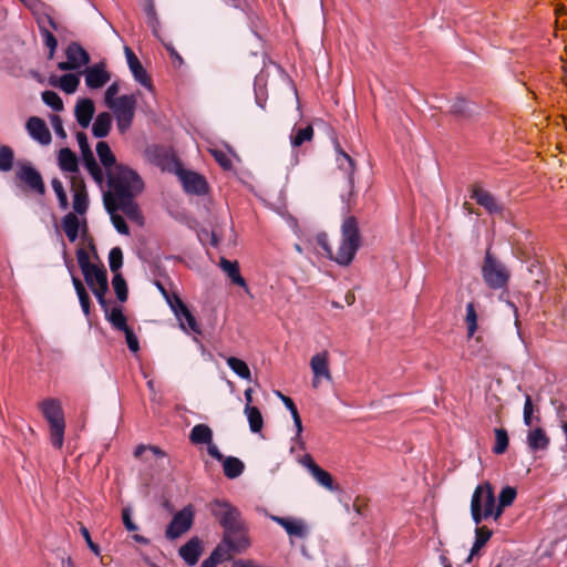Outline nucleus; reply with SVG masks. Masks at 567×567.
Returning <instances> with one entry per match:
<instances>
[{
	"mask_svg": "<svg viewBox=\"0 0 567 567\" xmlns=\"http://www.w3.org/2000/svg\"><path fill=\"white\" fill-rule=\"evenodd\" d=\"M337 163L339 168L343 171L346 175L352 177L355 173L353 158L349 156L344 151H342L339 145H337Z\"/></svg>",
	"mask_w": 567,
	"mask_h": 567,
	"instance_id": "nucleus-40",
	"label": "nucleus"
},
{
	"mask_svg": "<svg viewBox=\"0 0 567 567\" xmlns=\"http://www.w3.org/2000/svg\"><path fill=\"white\" fill-rule=\"evenodd\" d=\"M271 520L285 528L289 536L305 538L308 534L307 526L300 519L271 515Z\"/></svg>",
	"mask_w": 567,
	"mask_h": 567,
	"instance_id": "nucleus-18",
	"label": "nucleus"
},
{
	"mask_svg": "<svg viewBox=\"0 0 567 567\" xmlns=\"http://www.w3.org/2000/svg\"><path fill=\"white\" fill-rule=\"evenodd\" d=\"M100 186L106 182L109 190L104 194V206L109 213L116 212L122 203L133 200L143 192V179H95Z\"/></svg>",
	"mask_w": 567,
	"mask_h": 567,
	"instance_id": "nucleus-3",
	"label": "nucleus"
},
{
	"mask_svg": "<svg viewBox=\"0 0 567 567\" xmlns=\"http://www.w3.org/2000/svg\"><path fill=\"white\" fill-rule=\"evenodd\" d=\"M52 187L56 197L59 199V204L61 208L65 209L69 206L68 195L60 179H52Z\"/></svg>",
	"mask_w": 567,
	"mask_h": 567,
	"instance_id": "nucleus-57",
	"label": "nucleus"
},
{
	"mask_svg": "<svg viewBox=\"0 0 567 567\" xmlns=\"http://www.w3.org/2000/svg\"><path fill=\"white\" fill-rule=\"evenodd\" d=\"M482 277L488 288L497 290L507 286L511 274L505 265L497 260L491 250L487 249L482 266Z\"/></svg>",
	"mask_w": 567,
	"mask_h": 567,
	"instance_id": "nucleus-6",
	"label": "nucleus"
},
{
	"mask_svg": "<svg viewBox=\"0 0 567 567\" xmlns=\"http://www.w3.org/2000/svg\"><path fill=\"white\" fill-rule=\"evenodd\" d=\"M495 445L493 446V452L497 455H501L506 452L509 439L508 433L505 429L499 427L495 429Z\"/></svg>",
	"mask_w": 567,
	"mask_h": 567,
	"instance_id": "nucleus-45",
	"label": "nucleus"
},
{
	"mask_svg": "<svg viewBox=\"0 0 567 567\" xmlns=\"http://www.w3.org/2000/svg\"><path fill=\"white\" fill-rule=\"evenodd\" d=\"M117 209H121L131 220L142 223L143 216L140 212L137 204L134 200H128L126 203H122L117 206Z\"/></svg>",
	"mask_w": 567,
	"mask_h": 567,
	"instance_id": "nucleus-49",
	"label": "nucleus"
},
{
	"mask_svg": "<svg viewBox=\"0 0 567 567\" xmlns=\"http://www.w3.org/2000/svg\"><path fill=\"white\" fill-rule=\"evenodd\" d=\"M144 11L148 18V24L156 32V28L158 25V18L155 10V4L153 0H146L144 4Z\"/></svg>",
	"mask_w": 567,
	"mask_h": 567,
	"instance_id": "nucleus-56",
	"label": "nucleus"
},
{
	"mask_svg": "<svg viewBox=\"0 0 567 567\" xmlns=\"http://www.w3.org/2000/svg\"><path fill=\"white\" fill-rule=\"evenodd\" d=\"M471 516L473 522L478 526L484 519L489 517L494 518V514H488L487 511H483L477 501V496L471 498Z\"/></svg>",
	"mask_w": 567,
	"mask_h": 567,
	"instance_id": "nucleus-52",
	"label": "nucleus"
},
{
	"mask_svg": "<svg viewBox=\"0 0 567 567\" xmlns=\"http://www.w3.org/2000/svg\"><path fill=\"white\" fill-rule=\"evenodd\" d=\"M310 368L313 373L312 385L313 388H318V383L320 379H326L328 381L332 380L330 370H329V353L328 351H322L315 354L310 360Z\"/></svg>",
	"mask_w": 567,
	"mask_h": 567,
	"instance_id": "nucleus-14",
	"label": "nucleus"
},
{
	"mask_svg": "<svg viewBox=\"0 0 567 567\" xmlns=\"http://www.w3.org/2000/svg\"><path fill=\"white\" fill-rule=\"evenodd\" d=\"M123 332L125 334V339H126L128 349L134 353L138 352L140 351V342H138L136 334L132 330V328H128Z\"/></svg>",
	"mask_w": 567,
	"mask_h": 567,
	"instance_id": "nucleus-61",
	"label": "nucleus"
},
{
	"mask_svg": "<svg viewBox=\"0 0 567 567\" xmlns=\"http://www.w3.org/2000/svg\"><path fill=\"white\" fill-rule=\"evenodd\" d=\"M517 496V491L513 486H505L498 494V503L496 504L495 520H497L506 507L511 506Z\"/></svg>",
	"mask_w": 567,
	"mask_h": 567,
	"instance_id": "nucleus-27",
	"label": "nucleus"
},
{
	"mask_svg": "<svg viewBox=\"0 0 567 567\" xmlns=\"http://www.w3.org/2000/svg\"><path fill=\"white\" fill-rule=\"evenodd\" d=\"M107 319L113 326V328L116 330L125 331L126 329L130 328L127 326L126 317L124 316L121 308H113Z\"/></svg>",
	"mask_w": 567,
	"mask_h": 567,
	"instance_id": "nucleus-47",
	"label": "nucleus"
},
{
	"mask_svg": "<svg viewBox=\"0 0 567 567\" xmlns=\"http://www.w3.org/2000/svg\"><path fill=\"white\" fill-rule=\"evenodd\" d=\"M16 165L14 152L8 145L0 146V172L8 173Z\"/></svg>",
	"mask_w": 567,
	"mask_h": 567,
	"instance_id": "nucleus-42",
	"label": "nucleus"
},
{
	"mask_svg": "<svg viewBox=\"0 0 567 567\" xmlns=\"http://www.w3.org/2000/svg\"><path fill=\"white\" fill-rule=\"evenodd\" d=\"M41 411L50 424L51 444L59 450L62 449L65 421L61 403L55 399H47L41 403Z\"/></svg>",
	"mask_w": 567,
	"mask_h": 567,
	"instance_id": "nucleus-5",
	"label": "nucleus"
},
{
	"mask_svg": "<svg viewBox=\"0 0 567 567\" xmlns=\"http://www.w3.org/2000/svg\"><path fill=\"white\" fill-rule=\"evenodd\" d=\"M112 285L118 301L125 302L128 297V289L123 276L121 274H115L112 280Z\"/></svg>",
	"mask_w": 567,
	"mask_h": 567,
	"instance_id": "nucleus-48",
	"label": "nucleus"
},
{
	"mask_svg": "<svg viewBox=\"0 0 567 567\" xmlns=\"http://www.w3.org/2000/svg\"><path fill=\"white\" fill-rule=\"evenodd\" d=\"M42 100L48 106L56 112L62 111L64 107L61 97L54 91H44L42 93Z\"/></svg>",
	"mask_w": 567,
	"mask_h": 567,
	"instance_id": "nucleus-54",
	"label": "nucleus"
},
{
	"mask_svg": "<svg viewBox=\"0 0 567 567\" xmlns=\"http://www.w3.org/2000/svg\"><path fill=\"white\" fill-rule=\"evenodd\" d=\"M17 187L23 193H37L39 195L45 193L43 179H19Z\"/></svg>",
	"mask_w": 567,
	"mask_h": 567,
	"instance_id": "nucleus-39",
	"label": "nucleus"
},
{
	"mask_svg": "<svg viewBox=\"0 0 567 567\" xmlns=\"http://www.w3.org/2000/svg\"><path fill=\"white\" fill-rule=\"evenodd\" d=\"M72 284H73L76 295L79 297V301H80V305H81V308H82L84 315L89 316L90 309H91V299H90V296H89L83 282L81 281V279L79 277L72 275Z\"/></svg>",
	"mask_w": 567,
	"mask_h": 567,
	"instance_id": "nucleus-34",
	"label": "nucleus"
},
{
	"mask_svg": "<svg viewBox=\"0 0 567 567\" xmlns=\"http://www.w3.org/2000/svg\"><path fill=\"white\" fill-rule=\"evenodd\" d=\"M450 112L456 116L466 117L472 114L470 103L463 97H456L451 104Z\"/></svg>",
	"mask_w": 567,
	"mask_h": 567,
	"instance_id": "nucleus-51",
	"label": "nucleus"
},
{
	"mask_svg": "<svg viewBox=\"0 0 567 567\" xmlns=\"http://www.w3.org/2000/svg\"><path fill=\"white\" fill-rule=\"evenodd\" d=\"M194 511L190 506L184 507L177 512L165 530V536L168 539H175L186 533L193 525Z\"/></svg>",
	"mask_w": 567,
	"mask_h": 567,
	"instance_id": "nucleus-11",
	"label": "nucleus"
},
{
	"mask_svg": "<svg viewBox=\"0 0 567 567\" xmlns=\"http://www.w3.org/2000/svg\"><path fill=\"white\" fill-rule=\"evenodd\" d=\"M185 193L189 195H204L208 192L207 179H179Z\"/></svg>",
	"mask_w": 567,
	"mask_h": 567,
	"instance_id": "nucleus-35",
	"label": "nucleus"
},
{
	"mask_svg": "<svg viewBox=\"0 0 567 567\" xmlns=\"http://www.w3.org/2000/svg\"><path fill=\"white\" fill-rule=\"evenodd\" d=\"M493 532L486 526H477L475 528V540L472 546L471 553L465 559L466 564H470L473 557L486 545L491 539Z\"/></svg>",
	"mask_w": 567,
	"mask_h": 567,
	"instance_id": "nucleus-25",
	"label": "nucleus"
},
{
	"mask_svg": "<svg viewBox=\"0 0 567 567\" xmlns=\"http://www.w3.org/2000/svg\"><path fill=\"white\" fill-rule=\"evenodd\" d=\"M40 34L43 39L45 47L49 49V59H53L55 50L58 48V41L53 33L48 28H42L39 30Z\"/></svg>",
	"mask_w": 567,
	"mask_h": 567,
	"instance_id": "nucleus-55",
	"label": "nucleus"
},
{
	"mask_svg": "<svg viewBox=\"0 0 567 567\" xmlns=\"http://www.w3.org/2000/svg\"><path fill=\"white\" fill-rule=\"evenodd\" d=\"M316 241L331 260L341 266L350 265L361 246L358 219L354 216H348L343 220L341 226V243L336 252L330 246L329 237L326 233L318 234Z\"/></svg>",
	"mask_w": 567,
	"mask_h": 567,
	"instance_id": "nucleus-1",
	"label": "nucleus"
},
{
	"mask_svg": "<svg viewBox=\"0 0 567 567\" xmlns=\"http://www.w3.org/2000/svg\"><path fill=\"white\" fill-rule=\"evenodd\" d=\"M228 554L224 546H217L208 558L203 560L200 567H216L218 564L229 560Z\"/></svg>",
	"mask_w": 567,
	"mask_h": 567,
	"instance_id": "nucleus-44",
	"label": "nucleus"
},
{
	"mask_svg": "<svg viewBox=\"0 0 567 567\" xmlns=\"http://www.w3.org/2000/svg\"><path fill=\"white\" fill-rule=\"evenodd\" d=\"M212 155L214 156L215 161L220 165V167L224 168V171H230L233 167V163L230 157L220 150H212Z\"/></svg>",
	"mask_w": 567,
	"mask_h": 567,
	"instance_id": "nucleus-58",
	"label": "nucleus"
},
{
	"mask_svg": "<svg viewBox=\"0 0 567 567\" xmlns=\"http://www.w3.org/2000/svg\"><path fill=\"white\" fill-rule=\"evenodd\" d=\"M136 97L133 94L121 95L113 103H109L107 107L114 112L117 121V127L121 133L126 132L134 120L136 109Z\"/></svg>",
	"mask_w": 567,
	"mask_h": 567,
	"instance_id": "nucleus-10",
	"label": "nucleus"
},
{
	"mask_svg": "<svg viewBox=\"0 0 567 567\" xmlns=\"http://www.w3.org/2000/svg\"><path fill=\"white\" fill-rule=\"evenodd\" d=\"M477 496L478 505L483 511H487L488 514L496 513V498L494 489L491 483L485 482L476 486L473 492L472 498Z\"/></svg>",
	"mask_w": 567,
	"mask_h": 567,
	"instance_id": "nucleus-15",
	"label": "nucleus"
},
{
	"mask_svg": "<svg viewBox=\"0 0 567 567\" xmlns=\"http://www.w3.org/2000/svg\"><path fill=\"white\" fill-rule=\"evenodd\" d=\"M76 140L82 154L83 164L90 173L91 177H104L102 174V169L99 166L94 157V154L89 145L86 134L84 132H78Z\"/></svg>",
	"mask_w": 567,
	"mask_h": 567,
	"instance_id": "nucleus-12",
	"label": "nucleus"
},
{
	"mask_svg": "<svg viewBox=\"0 0 567 567\" xmlns=\"http://www.w3.org/2000/svg\"><path fill=\"white\" fill-rule=\"evenodd\" d=\"M65 55L75 69H79L90 62L89 53L76 42H72L68 45Z\"/></svg>",
	"mask_w": 567,
	"mask_h": 567,
	"instance_id": "nucleus-24",
	"label": "nucleus"
},
{
	"mask_svg": "<svg viewBox=\"0 0 567 567\" xmlns=\"http://www.w3.org/2000/svg\"><path fill=\"white\" fill-rule=\"evenodd\" d=\"M78 264L82 270L85 282L91 288L101 307L107 311L105 293L109 290L107 271L102 265L97 267L90 262V256L83 248L76 250Z\"/></svg>",
	"mask_w": 567,
	"mask_h": 567,
	"instance_id": "nucleus-2",
	"label": "nucleus"
},
{
	"mask_svg": "<svg viewBox=\"0 0 567 567\" xmlns=\"http://www.w3.org/2000/svg\"><path fill=\"white\" fill-rule=\"evenodd\" d=\"M251 545L249 537V528L247 524L237 526L235 528L223 532L221 543L218 546H224L228 557L231 558L234 554H241L247 550Z\"/></svg>",
	"mask_w": 567,
	"mask_h": 567,
	"instance_id": "nucleus-9",
	"label": "nucleus"
},
{
	"mask_svg": "<svg viewBox=\"0 0 567 567\" xmlns=\"http://www.w3.org/2000/svg\"><path fill=\"white\" fill-rule=\"evenodd\" d=\"M465 322L467 326V337L472 338L477 330V313L473 302H468L466 306Z\"/></svg>",
	"mask_w": 567,
	"mask_h": 567,
	"instance_id": "nucleus-50",
	"label": "nucleus"
},
{
	"mask_svg": "<svg viewBox=\"0 0 567 567\" xmlns=\"http://www.w3.org/2000/svg\"><path fill=\"white\" fill-rule=\"evenodd\" d=\"M147 156L164 174H174L176 177H203L198 173L186 169L172 148L153 146L148 148Z\"/></svg>",
	"mask_w": 567,
	"mask_h": 567,
	"instance_id": "nucleus-4",
	"label": "nucleus"
},
{
	"mask_svg": "<svg viewBox=\"0 0 567 567\" xmlns=\"http://www.w3.org/2000/svg\"><path fill=\"white\" fill-rule=\"evenodd\" d=\"M122 519L127 530L135 532L138 529V526L132 520V509L130 507L122 509Z\"/></svg>",
	"mask_w": 567,
	"mask_h": 567,
	"instance_id": "nucleus-63",
	"label": "nucleus"
},
{
	"mask_svg": "<svg viewBox=\"0 0 567 567\" xmlns=\"http://www.w3.org/2000/svg\"><path fill=\"white\" fill-rule=\"evenodd\" d=\"M111 215V220L114 226V228L122 235H130V228L125 221V219L118 215L115 214V212L109 213Z\"/></svg>",
	"mask_w": 567,
	"mask_h": 567,
	"instance_id": "nucleus-59",
	"label": "nucleus"
},
{
	"mask_svg": "<svg viewBox=\"0 0 567 567\" xmlns=\"http://www.w3.org/2000/svg\"><path fill=\"white\" fill-rule=\"evenodd\" d=\"M71 190L73 192V209L75 213L83 215L87 209V194L84 179H69Z\"/></svg>",
	"mask_w": 567,
	"mask_h": 567,
	"instance_id": "nucleus-19",
	"label": "nucleus"
},
{
	"mask_svg": "<svg viewBox=\"0 0 567 567\" xmlns=\"http://www.w3.org/2000/svg\"><path fill=\"white\" fill-rule=\"evenodd\" d=\"M80 533H81V535L83 536V538L85 539V542H86V544H87L89 548H90V549H91V550H92L96 556H100V554H101L100 546H99L96 543H94V542L92 540L89 529H87L84 525H82V524H81V526H80Z\"/></svg>",
	"mask_w": 567,
	"mask_h": 567,
	"instance_id": "nucleus-62",
	"label": "nucleus"
},
{
	"mask_svg": "<svg viewBox=\"0 0 567 567\" xmlns=\"http://www.w3.org/2000/svg\"><path fill=\"white\" fill-rule=\"evenodd\" d=\"M120 92V85L117 82L112 83L105 91V104L113 103L116 101V94Z\"/></svg>",
	"mask_w": 567,
	"mask_h": 567,
	"instance_id": "nucleus-64",
	"label": "nucleus"
},
{
	"mask_svg": "<svg viewBox=\"0 0 567 567\" xmlns=\"http://www.w3.org/2000/svg\"><path fill=\"white\" fill-rule=\"evenodd\" d=\"M219 266L235 285L239 287L247 286L246 280L240 275L239 265L237 261H230L223 257L220 258Z\"/></svg>",
	"mask_w": 567,
	"mask_h": 567,
	"instance_id": "nucleus-30",
	"label": "nucleus"
},
{
	"mask_svg": "<svg viewBox=\"0 0 567 567\" xmlns=\"http://www.w3.org/2000/svg\"><path fill=\"white\" fill-rule=\"evenodd\" d=\"M227 364L239 378L247 381L251 380L250 369L244 360L236 357H229L227 358Z\"/></svg>",
	"mask_w": 567,
	"mask_h": 567,
	"instance_id": "nucleus-38",
	"label": "nucleus"
},
{
	"mask_svg": "<svg viewBox=\"0 0 567 567\" xmlns=\"http://www.w3.org/2000/svg\"><path fill=\"white\" fill-rule=\"evenodd\" d=\"M313 137V128L311 125H307L306 127L298 128L291 135V145L293 147L301 146L305 142L311 141Z\"/></svg>",
	"mask_w": 567,
	"mask_h": 567,
	"instance_id": "nucleus-46",
	"label": "nucleus"
},
{
	"mask_svg": "<svg viewBox=\"0 0 567 567\" xmlns=\"http://www.w3.org/2000/svg\"><path fill=\"white\" fill-rule=\"evenodd\" d=\"M224 474L227 478L234 480L244 473L245 464L235 456H227L223 461Z\"/></svg>",
	"mask_w": 567,
	"mask_h": 567,
	"instance_id": "nucleus-32",
	"label": "nucleus"
},
{
	"mask_svg": "<svg viewBox=\"0 0 567 567\" xmlns=\"http://www.w3.org/2000/svg\"><path fill=\"white\" fill-rule=\"evenodd\" d=\"M189 441L195 445L208 444L213 441V430L207 424H196L189 432Z\"/></svg>",
	"mask_w": 567,
	"mask_h": 567,
	"instance_id": "nucleus-28",
	"label": "nucleus"
},
{
	"mask_svg": "<svg viewBox=\"0 0 567 567\" xmlns=\"http://www.w3.org/2000/svg\"><path fill=\"white\" fill-rule=\"evenodd\" d=\"M50 84L59 86L62 91L68 94H72L78 90L80 84V78L73 73L63 74L59 80L54 76L50 79Z\"/></svg>",
	"mask_w": 567,
	"mask_h": 567,
	"instance_id": "nucleus-26",
	"label": "nucleus"
},
{
	"mask_svg": "<svg viewBox=\"0 0 567 567\" xmlns=\"http://www.w3.org/2000/svg\"><path fill=\"white\" fill-rule=\"evenodd\" d=\"M109 265L112 272L120 274L118 270L123 265V251L120 247H113L109 254Z\"/></svg>",
	"mask_w": 567,
	"mask_h": 567,
	"instance_id": "nucleus-53",
	"label": "nucleus"
},
{
	"mask_svg": "<svg viewBox=\"0 0 567 567\" xmlns=\"http://www.w3.org/2000/svg\"><path fill=\"white\" fill-rule=\"evenodd\" d=\"M112 127V116L107 112L100 113L92 126V133L97 138L106 137Z\"/></svg>",
	"mask_w": 567,
	"mask_h": 567,
	"instance_id": "nucleus-29",
	"label": "nucleus"
},
{
	"mask_svg": "<svg viewBox=\"0 0 567 567\" xmlns=\"http://www.w3.org/2000/svg\"><path fill=\"white\" fill-rule=\"evenodd\" d=\"M472 198L475 199L478 205L483 206L489 213L502 212V206L497 204L495 198L488 192L477 186L473 188Z\"/></svg>",
	"mask_w": 567,
	"mask_h": 567,
	"instance_id": "nucleus-23",
	"label": "nucleus"
},
{
	"mask_svg": "<svg viewBox=\"0 0 567 567\" xmlns=\"http://www.w3.org/2000/svg\"><path fill=\"white\" fill-rule=\"evenodd\" d=\"M27 130L32 138L38 141L40 144L48 145L52 137L45 122L38 117L31 116L27 121Z\"/></svg>",
	"mask_w": 567,
	"mask_h": 567,
	"instance_id": "nucleus-16",
	"label": "nucleus"
},
{
	"mask_svg": "<svg viewBox=\"0 0 567 567\" xmlns=\"http://www.w3.org/2000/svg\"><path fill=\"white\" fill-rule=\"evenodd\" d=\"M245 414L247 415L250 431L254 433L260 432L264 426V420L260 410L257 406L246 404Z\"/></svg>",
	"mask_w": 567,
	"mask_h": 567,
	"instance_id": "nucleus-36",
	"label": "nucleus"
},
{
	"mask_svg": "<svg viewBox=\"0 0 567 567\" xmlns=\"http://www.w3.org/2000/svg\"><path fill=\"white\" fill-rule=\"evenodd\" d=\"M125 55L127 60L128 68L135 79L136 82H138L145 89L152 91L153 84L150 75L147 74L146 70L140 62L138 58L135 55V53L128 48L125 47Z\"/></svg>",
	"mask_w": 567,
	"mask_h": 567,
	"instance_id": "nucleus-13",
	"label": "nucleus"
},
{
	"mask_svg": "<svg viewBox=\"0 0 567 567\" xmlns=\"http://www.w3.org/2000/svg\"><path fill=\"white\" fill-rule=\"evenodd\" d=\"M526 442L530 452L546 451L550 444V439L543 427H535L527 434Z\"/></svg>",
	"mask_w": 567,
	"mask_h": 567,
	"instance_id": "nucleus-22",
	"label": "nucleus"
},
{
	"mask_svg": "<svg viewBox=\"0 0 567 567\" xmlns=\"http://www.w3.org/2000/svg\"><path fill=\"white\" fill-rule=\"evenodd\" d=\"M62 228L71 243H74L79 237L80 220L75 214L69 213L62 219Z\"/></svg>",
	"mask_w": 567,
	"mask_h": 567,
	"instance_id": "nucleus-33",
	"label": "nucleus"
},
{
	"mask_svg": "<svg viewBox=\"0 0 567 567\" xmlns=\"http://www.w3.org/2000/svg\"><path fill=\"white\" fill-rule=\"evenodd\" d=\"M14 166V177H41V174L33 167L32 163L28 159H17Z\"/></svg>",
	"mask_w": 567,
	"mask_h": 567,
	"instance_id": "nucleus-43",
	"label": "nucleus"
},
{
	"mask_svg": "<svg viewBox=\"0 0 567 567\" xmlns=\"http://www.w3.org/2000/svg\"><path fill=\"white\" fill-rule=\"evenodd\" d=\"M310 474L317 481L318 484H320L321 486L329 491H334L333 478L329 472L321 468L319 465H313Z\"/></svg>",
	"mask_w": 567,
	"mask_h": 567,
	"instance_id": "nucleus-41",
	"label": "nucleus"
},
{
	"mask_svg": "<svg viewBox=\"0 0 567 567\" xmlns=\"http://www.w3.org/2000/svg\"><path fill=\"white\" fill-rule=\"evenodd\" d=\"M96 153L101 164L105 168V177H140L135 171L116 161L106 142L101 141L96 144Z\"/></svg>",
	"mask_w": 567,
	"mask_h": 567,
	"instance_id": "nucleus-8",
	"label": "nucleus"
},
{
	"mask_svg": "<svg viewBox=\"0 0 567 567\" xmlns=\"http://www.w3.org/2000/svg\"><path fill=\"white\" fill-rule=\"evenodd\" d=\"M59 166L64 172L76 173L79 169V162L75 153L68 147L60 150Z\"/></svg>",
	"mask_w": 567,
	"mask_h": 567,
	"instance_id": "nucleus-31",
	"label": "nucleus"
},
{
	"mask_svg": "<svg viewBox=\"0 0 567 567\" xmlns=\"http://www.w3.org/2000/svg\"><path fill=\"white\" fill-rule=\"evenodd\" d=\"M95 113V106L91 99H81L76 102L74 114L79 125L86 128Z\"/></svg>",
	"mask_w": 567,
	"mask_h": 567,
	"instance_id": "nucleus-20",
	"label": "nucleus"
},
{
	"mask_svg": "<svg viewBox=\"0 0 567 567\" xmlns=\"http://www.w3.org/2000/svg\"><path fill=\"white\" fill-rule=\"evenodd\" d=\"M202 551H203L202 543L197 537L190 538L178 550L179 556L189 566H194L197 564L199 556L202 555Z\"/></svg>",
	"mask_w": 567,
	"mask_h": 567,
	"instance_id": "nucleus-21",
	"label": "nucleus"
},
{
	"mask_svg": "<svg viewBox=\"0 0 567 567\" xmlns=\"http://www.w3.org/2000/svg\"><path fill=\"white\" fill-rule=\"evenodd\" d=\"M534 413V405L530 395H525V403H524V410H523V420L524 424L526 426H530L533 424V416Z\"/></svg>",
	"mask_w": 567,
	"mask_h": 567,
	"instance_id": "nucleus-60",
	"label": "nucleus"
},
{
	"mask_svg": "<svg viewBox=\"0 0 567 567\" xmlns=\"http://www.w3.org/2000/svg\"><path fill=\"white\" fill-rule=\"evenodd\" d=\"M210 513L221 526L223 532L247 524L241 512L225 499H214L210 503Z\"/></svg>",
	"mask_w": 567,
	"mask_h": 567,
	"instance_id": "nucleus-7",
	"label": "nucleus"
},
{
	"mask_svg": "<svg viewBox=\"0 0 567 567\" xmlns=\"http://www.w3.org/2000/svg\"><path fill=\"white\" fill-rule=\"evenodd\" d=\"M179 315L181 316H177L176 318L178 319L181 327L184 331L189 330L193 333L202 334V329H200L196 318L194 317V315L190 312V310L188 308L185 309Z\"/></svg>",
	"mask_w": 567,
	"mask_h": 567,
	"instance_id": "nucleus-37",
	"label": "nucleus"
},
{
	"mask_svg": "<svg viewBox=\"0 0 567 567\" xmlns=\"http://www.w3.org/2000/svg\"><path fill=\"white\" fill-rule=\"evenodd\" d=\"M110 79L111 75L102 63L94 64L85 71V83L90 89H100L104 86Z\"/></svg>",
	"mask_w": 567,
	"mask_h": 567,
	"instance_id": "nucleus-17",
	"label": "nucleus"
}]
</instances>
